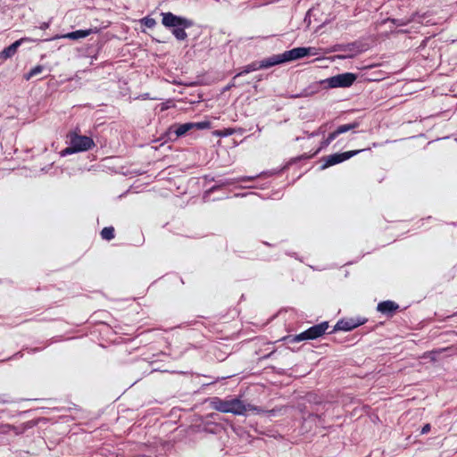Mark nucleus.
Masks as SVG:
<instances>
[{"mask_svg":"<svg viewBox=\"0 0 457 457\" xmlns=\"http://www.w3.org/2000/svg\"><path fill=\"white\" fill-rule=\"evenodd\" d=\"M162 23L164 27L171 29L173 36L178 40H185L187 37V34L185 31L186 29L192 27V21L173 14L172 12H162Z\"/></svg>","mask_w":457,"mask_h":457,"instance_id":"nucleus-1","label":"nucleus"},{"mask_svg":"<svg viewBox=\"0 0 457 457\" xmlns=\"http://www.w3.org/2000/svg\"><path fill=\"white\" fill-rule=\"evenodd\" d=\"M212 406L218 411L235 415H244L247 411L246 405L237 398L222 400L215 397L212 400Z\"/></svg>","mask_w":457,"mask_h":457,"instance_id":"nucleus-2","label":"nucleus"},{"mask_svg":"<svg viewBox=\"0 0 457 457\" xmlns=\"http://www.w3.org/2000/svg\"><path fill=\"white\" fill-rule=\"evenodd\" d=\"M318 54V49L315 47H296L285 51L279 54H274L273 56L276 65H278L287 62L295 61L307 55H317Z\"/></svg>","mask_w":457,"mask_h":457,"instance_id":"nucleus-3","label":"nucleus"},{"mask_svg":"<svg viewBox=\"0 0 457 457\" xmlns=\"http://www.w3.org/2000/svg\"><path fill=\"white\" fill-rule=\"evenodd\" d=\"M328 328V323L327 321L321 322L295 336L292 341L296 343L303 340L316 339L324 335Z\"/></svg>","mask_w":457,"mask_h":457,"instance_id":"nucleus-4","label":"nucleus"},{"mask_svg":"<svg viewBox=\"0 0 457 457\" xmlns=\"http://www.w3.org/2000/svg\"><path fill=\"white\" fill-rule=\"evenodd\" d=\"M70 144L72 145L75 150L79 152H85L95 146V142L90 137L80 136L76 132L69 134Z\"/></svg>","mask_w":457,"mask_h":457,"instance_id":"nucleus-5","label":"nucleus"},{"mask_svg":"<svg viewBox=\"0 0 457 457\" xmlns=\"http://www.w3.org/2000/svg\"><path fill=\"white\" fill-rule=\"evenodd\" d=\"M362 151L363 150H353V151H347V152H344V153H336V154L325 156L323 158L324 163L322 164L321 169H326L329 166L345 162Z\"/></svg>","mask_w":457,"mask_h":457,"instance_id":"nucleus-6","label":"nucleus"},{"mask_svg":"<svg viewBox=\"0 0 457 457\" xmlns=\"http://www.w3.org/2000/svg\"><path fill=\"white\" fill-rule=\"evenodd\" d=\"M356 75L351 72L338 74L328 79L330 87H348L356 80Z\"/></svg>","mask_w":457,"mask_h":457,"instance_id":"nucleus-7","label":"nucleus"},{"mask_svg":"<svg viewBox=\"0 0 457 457\" xmlns=\"http://www.w3.org/2000/svg\"><path fill=\"white\" fill-rule=\"evenodd\" d=\"M274 65H276V62H275L274 56L272 55V56H270V57L263 59L260 62H253L247 64L246 66H245L243 68L242 71H240L239 73L237 74L236 77L242 76L244 74H247L249 72L255 71H258L261 69H267V68L272 67Z\"/></svg>","mask_w":457,"mask_h":457,"instance_id":"nucleus-8","label":"nucleus"},{"mask_svg":"<svg viewBox=\"0 0 457 457\" xmlns=\"http://www.w3.org/2000/svg\"><path fill=\"white\" fill-rule=\"evenodd\" d=\"M365 322V320H355V319H343L337 322L335 326V330H343V331H350L353 328L362 325Z\"/></svg>","mask_w":457,"mask_h":457,"instance_id":"nucleus-9","label":"nucleus"},{"mask_svg":"<svg viewBox=\"0 0 457 457\" xmlns=\"http://www.w3.org/2000/svg\"><path fill=\"white\" fill-rule=\"evenodd\" d=\"M23 40V38L16 40L14 43H12L9 46L5 47L3 51H1L0 60L4 61L12 57L16 54L18 47L21 45Z\"/></svg>","mask_w":457,"mask_h":457,"instance_id":"nucleus-10","label":"nucleus"},{"mask_svg":"<svg viewBox=\"0 0 457 457\" xmlns=\"http://www.w3.org/2000/svg\"><path fill=\"white\" fill-rule=\"evenodd\" d=\"M96 31H97L96 29H79V30L72 31V32L67 33L65 35H62L61 37L68 38V39H71V40H77L79 38L86 37Z\"/></svg>","mask_w":457,"mask_h":457,"instance_id":"nucleus-11","label":"nucleus"},{"mask_svg":"<svg viewBox=\"0 0 457 457\" xmlns=\"http://www.w3.org/2000/svg\"><path fill=\"white\" fill-rule=\"evenodd\" d=\"M399 308V305L393 301H384L378 304V311L384 314H391Z\"/></svg>","mask_w":457,"mask_h":457,"instance_id":"nucleus-12","label":"nucleus"},{"mask_svg":"<svg viewBox=\"0 0 457 457\" xmlns=\"http://www.w3.org/2000/svg\"><path fill=\"white\" fill-rule=\"evenodd\" d=\"M358 125L359 124L357 122L340 125L339 127L337 128V129H335L331 133L335 134V137L337 138V137H338L339 135H341L343 133H346L353 129H356L358 127Z\"/></svg>","mask_w":457,"mask_h":457,"instance_id":"nucleus-13","label":"nucleus"},{"mask_svg":"<svg viewBox=\"0 0 457 457\" xmlns=\"http://www.w3.org/2000/svg\"><path fill=\"white\" fill-rule=\"evenodd\" d=\"M191 129H192V123L191 122H187V123H183V124L179 125L175 129L174 132H175L176 136L179 137L184 136L187 132H188Z\"/></svg>","mask_w":457,"mask_h":457,"instance_id":"nucleus-14","label":"nucleus"},{"mask_svg":"<svg viewBox=\"0 0 457 457\" xmlns=\"http://www.w3.org/2000/svg\"><path fill=\"white\" fill-rule=\"evenodd\" d=\"M101 237L103 239L110 241L114 238V228L113 227H105L101 231Z\"/></svg>","mask_w":457,"mask_h":457,"instance_id":"nucleus-15","label":"nucleus"},{"mask_svg":"<svg viewBox=\"0 0 457 457\" xmlns=\"http://www.w3.org/2000/svg\"><path fill=\"white\" fill-rule=\"evenodd\" d=\"M44 71L43 65H37L32 68L28 73L24 75L26 80H29L31 78L40 74Z\"/></svg>","mask_w":457,"mask_h":457,"instance_id":"nucleus-16","label":"nucleus"},{"mask_svg":"<svg viewBox=\"0 0 457 457\" xmlns=\"http://www.w3.org/2000/svg\"><path fill=\"white\" fill-rule=\"evenodd\" d=\"M192 129H209L211 128V122L209 120H204L200 122H191Z\"/></svg>","mask_w":457,"mask_h":457,"instance_id":"nucleus-17","label":"nucleus"},{"mask_svg":"<svg viewBox=\"0 0 457 457\" xmlns=\"http://www.w3.org/2000/svg\"><path fill=\"white\" fill-rule=\"evenodd\" d=\"M141 23L147 28H154L156 25V21L154 18L145 17L141 20Z\"/></svg>","mask_w":457,"mask_h":457,"instance_id":"nucleus-18","label":"nucleus"},{"mask_svg":"<svg viewBox=\"0 0 457 457\" xmlns=\"http://www.w3.org/2000/svg\"><path fill=\"white\" fill-rule=\"evenodd\" d=\"M335 139H336V137H335V134L330 133V134L328 136V137H327L325 140H323V141L321 142V146H320V147H321V148H325V147L328 146V145L331 144V142H332L333 140H335Z\"/></svg>","mask_w":457,"mask_h":457,"instance_id":"nucleus-19","label":"nucleus"},{"mask_svg":"<svg viewBox=\"0 0 457 457\" xmlns=\"http://www.w3.org/2000/svg\"><path fill=\"white\" fill-rule=\"evenodd\" d=\"M74 153H78L74 146L70 144V146L66 147L65 149L62 150V154L63 155H66V154H74Z\"/></svg>","mask_w":457,"mask_h":457,"instance_id":"nucleus-20","label":"nucleus"},{"mask_svg":"<svg viewBox=\"0 0 457 457\" xmlns=\"http://www.w3.org/2000/svg\"><path fill=\"white\" fill-rule=\"evenodd\" d=\"M430 430V425L429 424H426L422 429H421V433L422 434H425V433H428V431Z\"/></svg>","mask_w":457,"mask_h":457,"instance_id":"nucleus-21","label":"nucleus"},{"mask_svg":"<svg viewBox=\"0 0 457 457\" xmlns=\"http://www.w3.org/2000/svg\"><path fill=\"white\" fill-rule=\"evenodd\" d=\"M233 134V129H227L225 133H223L224 136H228Z\"/></svg>","mask_w":457,"mask_h":457,"instance_id":"nucleus-22","label":"nucleus"},{"mask_svg":"<svg viewBox=\"0 0 457 457\" xmlns=\"http://www.w3.org/2000/svg\"><path fill=\"white\" fill-rule=\"evenodd\" d=\"M5 428H7L8 429H13L15 431V433L18 434V431H16V428L11 427L10 425L5 426Z\"/></svg>","mask_w":457,"mask_h":457,"instance_id":"nucleus-23","label":"nucleus"},{"mask_svg":"<svg viewBox=\"0 0 457 457\" xmlns=\"http://www.w3.org/2000/svg\"><path fill=\"white\" fill-rule=\"evenodd\" d=\"M47 27H48V24H47V23H43V24L41 25V27H40V28H41V29H46V28H47Z\"/></svg>","mask_w":457,"mask_h":457,"instance_id":"nucleus-24","label":"nucleus"},{"mask_svg":"<svg viewBox=\"0 0 457 457\" xmlns=\"http://www.w3.org/2000/svg\"><path fill=\"white\" fill-rule=\"evenodd\" d=\"M445 349H440V350H438V351H436V352H434V353H442V352H443V351H445Z\"/></svg>","mask_w":457,"mask_h":457,"instance_id":"nucleus-25","label":"nucleus"},{"mask_svg":"<svg viewBox=\"0 0 457 457\" xmlns=\"http://www.w3.org/2000/svg\"><path fill=\"white\" fill-rule=\"evenodd\" d=\"M215 189H216V187H212L210 188V191L212 192V191H214Z\"/></svg>","mask_w":457,"mask_h":457,"instance_id":"nucleus-26","label":"nucleus"}]
</instances>
